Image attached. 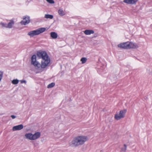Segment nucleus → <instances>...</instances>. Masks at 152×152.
Here are the masks:
<instances>
[{"label":"nucleus","instance_id":"nucleus-6","mask_svg":"<svg viewBox=\"0 0 152 152\" xmlns=\"http://www.w3.org/2000/svg\"><path fill=\"white\" fill-rule=\"evenodd\" d=\"M138 0H124V2L127 4H135Z\"/></svg>","mask_w":152,"mask_h":152},{"label":"nucleus","instance_id":"nucleus-11","mask_svg":"<svg viewBox=\"0 0 152 152\" xmlns=\"http://www.w3.org/2000/svg\"><path fill=\"white\" fill-rule=\"evenodd\" d=\"M51 37L53 39H56L57 38L58 34L56 33L55 32H51L50 33Z\"/></svg>","mask_w":152,"mask_h":152},{"label":"nucleus","instance_id":"nucleus-13","mask_svg":"<svg viewBox=\"0 0 152 152\" xmlns=\"http://www.w3.org/2000/svg\"><path fill=\"white\" fill-rule=\"evenodd\" d=\"M25 136L27 139H28L31 140H33L32 134L31 133L26 134Z\"/></svg>","mask_w":152,"mask_h":152},{"label":"nucleus","instance_id":"nucleus-16","mask_svg":"<svg viewBox=\"0 0 152 152\" xmlns=\"http://www.w3.org/2000/svg\"><path fill=\"white\" fill-rule=\"evenodd\" d=\"M0 25L1 26L2 28H7V24L6 23H4L3 22H1L0 23Z\"/></svg>","mask_w":152,"mask_h":152},{"label":"nucleus","instance_id":"nucleus-12","mask_svg":"<svg viewBox=\"0 0 152 152\" xmlns=\"http://www.w3.org/2000/svg\"><path fill=\"white\" fill-rule=\"evenodd\" d=\"M84 33L86 35H90L94 33V31L93 30H86L84 31Z\"/></svg>","mask_w":152,"mask_h":152},{"label":"nucleus","instance_id":"nucleus-14","mask_svg":"<svg viewBox=\"0 0 152 152\" xmlns=\"http://www.w3.org/2000/svg\"><path fill=\"white\" fill-rule=\"evenodd\" d=\"M58 13L59 15L61 16H63L65 14V12L62 9H59L58 10Z\"/></svg>","mask_w":152,"mask_h":152},{"label":"nucleus","instance_id":"nucleus-20","mask_svg":"<svg viewBox=\"0 0 152 152\" xmlns=\"http://www.w3.org/2000/svg\"><path fill=\"white\" fill-rule=\"evenodd\" d=\"M124 43H120V44H118V47H119V48H124V49H125V46H124Z\"/></svg>","mask_w":152,"mask_h":152},{"label":"nucleus","instance_id":"nucleus-15","mask_svg":"<svg viewBox=\"0 0 152 152\" xmlns=\"http://www.w3.org/2000/svg\"><path fill=\"white\" fill-rule=\"evenodd\" d=\"M53 18V15H52L45 14V18L46 19H52Z\"/></svg>","mask_w":152,"mask_h":152},{"label":"nucleus","instance_id":"nucleus-9","mask_svg":"<svg viewBox=\"0 0 152 152\" xmlns=\"http://www.w3.org/2000/svg\"><path fill=\"white\" fill-rule=\"evenodd\" d=\"M129 48H137L138 47V45L135 43L132 42H129Z\"/></svg>","mask_w":152,"mask_h":152},{"label":"nucleus","instance_id":"nucleus-26","mask_svg":"<svg viewBox=\"0 0 152 152\" xmlns=\"http://www.w3.org/2000/svg\"><path fill=\"white\" fill-rule=\"evenodd\" d=\"M12 119H14L16 117V116L14 115H11L10 116Z\"/></svg>","mask_w":152,"mask_h":152},{"label":"nucleus","instance_id":"nucleus-8","mask_svg":"<svg viewBox=\"0 0 152 152\" xmlns=\"http://www.w3.org/2000/svg\"><path fill=\"white\" fill-rule=\"evenodd\" d=\"M23 126L22 124H20L13 126L12 128V130L14 131L18 130H20L23 129Z\"/></svg>","mask_w":152,"mask_h":152},{"label":"nucleus","instance_id":"nucleus-1","mask_svg":"<svg viewBox=\"0 0 152 152\" xmlns=\"http://www.w3.org/2000/svg\"><path fill=\"white\" fill-rule=\"evenodd\" d=\"M37 55L39 58H42L43 61L41 62V64L37 61L36 56L34 54L31 57V64L39 68H45L50 62V58L45 51H38Z\"/></svg>","mask_w":152,"mask_h":152},{"label":"nucleus","instance_id":"nucleus-22","mask_svg":"<svg viewBox=\"0 0 152 152\" xmlns=\"http://www.w3.org/2000/svg\"><path fill=\"white\" fill-rule=\"evenodd\" d=\"M124 45L125 49H129V42H124Z\"/></svg>","mask_w":152,"mask_h":152},{"label":"nucleus","instance_id":"nucleus-2","mask_svg":"<svg viewBox=\"0 0 152 152\" xmlns=\"http://www.w3.org/2000/svg\"><path fill=\"white\" fill-rule=\"evenodd\" d=\"M87 140L86 136H80L74 138L72 141L71 145L72 146L77 147L83 144Z\"/></svg>","mask_w":152,"mask_h":152},{"label":"nucleus","instance_id":"nucleus-5","mask_svg":"<svg viewBox=\"0 0 152 152\" xmlns=\"http://www.w3.org/2000/svg\"><path fill=\"white\" fill-rule=\"evenodd\" d=\"M30 17L28 15L23 16V19L26 20H21L20 22V24L22 25H25L26 24H28L30 22Z\"/></svg>","mask_w":152,"mask_h":152},{"label":"nucleus","instance_id":"nucleus-25","mask_svg":"<svg viewBox=\"0 0 152 152\" xmlns=\"http://www.w3.org/2000/svg\"><path fill=\"white\" fill-rule=\"evenodd\" d=\"M20 81V83H26V82L25 80H21Z\"/></svg>","mask_w":152,"mask_h":152},{"label":"nucleus","instance_id":"nucleus-7","mask_svg":"<svg viewBox=\"0 0 152 152\" xmlns=\"http://www.w3.org/2000/svg\"><path fill=\"white\" fill-rule=\"evenodd\" d=\"M41 136V133L40 132H36L34 134H32L33 140H35L39 138Z\"/></svg>","mask_w":152,"mask_h":152},{"label":"nucleus","instance_id":"nucleus-3","mask_svg":"<svg viewBox=\"0 0 152 152\" xmlns=\"http://www.w3.org/2000/svg\"><path fill=\"white\" fill-rule=\"evenodd\" d=\"M46 28L44 27L38 28L35 30L30 31L28 33V35L30 37H33L35 35H37L42 33L46 30Z\"/></svg>","mask_w":152,"mask_h":152},{"label":"nucleus","instance_id":"nucleus-19","mask_svg":"<svg viewBox=\"0 0 152 152\" xmlns=\"http://www.w3.org/2000/svg\"><path fill=\"white\" fill-rule=\"evenodd\" d=\"M19 80L17 79H14L12 82V83L13 84H17L18 83Z\"/></svg>","mask_w":152,"mask_h":152},{"label":"nucleus","instance_id":"nucleus-4","mask_svg":"<svg viewBox=\"0 0 152 152\" xmlns=\"http://www.w3.org/2000/svg\"><path fill=\"white\" fill-rule=\"evenodd\" d=\"M126 111L127 110L126 109H124V110H120L119 114L117 113L115 114L114 116L115 119L117 120H118L121 118H124L125 116V115Z\"/></svg>","mask_w":152,"mask_h":152},{"label":"nucleus","instance_id":"nucleus-24","mask_svg":"<svg viewBox=\"0 0 152 152\" xmlns=\"http://www.w3.org/2000/svg\"><path fill=\"white\" fill-rule=\"evenodd\" d=\"M50 4H54V1L53 0H46Z\"/></svg>","mask_w":152,"mask_h":152},{"label":"nucleus","instance_id":"nucleus-23","mask_svg":"<svg viewBox=\"0 0 152 152\" xmlns=\"http://www.w3.org/2000/svg\"><path fill=\"white\" fill-rule=\"evenodd\" d=\"M3 75V72L0 71V82L2 79Z\"/></svg>","mask_w":152,"mask_h":152},{"label":"nucleus","instance_id":"nucleus-17","mask_svg":"<svg viewBox=\"0 0 152 152\" xmlns=\"http://www.w3.org/2000/svg\"><path fill=\"white\" fill-rule=\"evenodd\" d=\"M87 59L85 57H82L80 59V61L82 62V63L83 64L86 62Z\"/></svg>","mask_w":152,"mask_h":152},{"label":"nucleus","instance_id":"nucleus-18","mask_svg":"<svg viewBox=\"0 0 152 152\" xmlns=\"http://www.w3.org/2000/svg\"><path fill=\"white\" fill-rule=\"evenodd\" d=\"M55 85V83H52L49 84L48 86V88H51L53 87Z\"/></svg>","mask_w":152,"mask_h":152},{"label":"nucleus","instance_id":"nucleus-10","mask_svg":"<svg viewBox=\"0 0 152 152\" xmlns=\"http://www.w3.org/2000/svg\"><path fill=\"white\" fill-rule=\"evenodd\" d=\"M10 22L7 24L8 28H11L14 24L15 22L13 19L9 20Z\"/></svg>","mask_w":152,"mask_h":152},{"label":"nucleus","instance_id":"nucleus-21","mask_svg":"<svg viewBox=\"0 0 152 152\" xmlns=\"http://www.w3.org/2000/svg\"><path fill=\"white\" fill-rule=\"evenodd\" d=\"M124 147L122 148L121 150V152H125L127 146L126 144L124 145Z\"/></svg>","mask_w":152,"mask_h":152},{"label":"nucleus","instance_id":"nucleus-27","mask_svg":"<svg viewBox=\"0 0 152 152\" xmlns=\"http://www.w3.org/2000/svg\"><path fill=\"white\" fill-rule=\"evenodd\" d=\"M102 69V68L101 69Z\"/></svg>","mask_w":152,"mask_h":152}]
</instances>
